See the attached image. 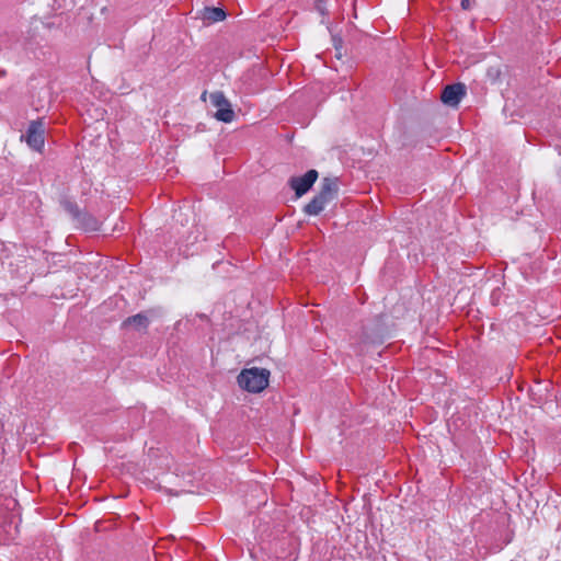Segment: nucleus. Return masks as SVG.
<instances>
[{
    "instance_id": "obj_11",
    "label": "nucleus",
    "mask_w": 561,
    "mask_h": 561,
    "mask_svg": "<svg viewBox=\"0 0 561 561\" xmlns=\"http://www.w3.org/2000/svg\"><path fill=\"white\" fill-rule=\"evenodd\" d=\"M471 0H461L460 5L463 10H469L471 8Z\"/></svg>"
},
{
    "instance_id": "obj_9",
    "label": "nucleus",
    "mask_w": 561,
    "mask_h": 561,
    "mask_svg": "<svg viewBox=\"0 0 561 561\" xmlns=\"http://www.w3.org/2000/svg\"><path fill=\"white\" fill-rule=\"evenodd\" d=\"M78 220L84 226V228L87 230H90V231L98 230L99 224H98V220L94 217H92V216H90L88 214H82L78 218Z\"/></svg>"
},
{
    "instance_id": "obj_7",
    "label": "nucleus",
    "mask_w": 561,
    "mask_h": 561,
    "mask_svg": "<svg viewBox=\"0 0 561 561\" xmlns=\"http://www.w3.org/2000/svg\"><path fill=\"white\" fill-rule=\"evenodd\" d=\"M203 19L210 22H220L226 19V12L221 8L206 7L203 11Z\"/></svg>"
},
{
    "instance_id": "obj_1",
    "label": "nucleus",
    "mask_w": 561,
    "mask_h": 561,
    "mask_svg": "<svg viewBox=\"0 0 561 561\" xmlns=\"http://www.w3.org/2000/svg\"><path fill=\"white\" fill-rule=\"evenodd\" d=\"M337 190L336 179L324 178L320 192L305 206V213L311 216L319 215L335 198Z\"/></svg>"
},
{
    "instance_id": "obj_8",
    "label": "nucleus",
    "mask_w": 561,
    "mask_h": 561,
    "mask_svg": "<svg viewBox=\"0 0 561 561\" xmlns=\"http://www.w3.org/2000/svg\"><path fill=\"white\" fill-rule=\"evenodd\" d=\"M124 325H131L134 327L136 330L138 331H141V330H145L147 329L148 324H149V320L148 318L142 314V313H138V314H135V316H131V317H128L124 323Z\"/></svg>"
},
{
    "instance_id": "obj_6",
    "label": "nucleus",
    "mask_w": 561,
    "mask_h": 561,
    "mask_svg": "<svg viewBox=\"0 0 561 561\" xmlns=\"http://www.w3.org/2000/svg\"><path fill=\"white\" fill-rule=\"evenodd\" d=\"M465 95V84L454 83L444 88V90L442 91L440 100L447 106L457 107Z\"/></svg>"
},
{
    "instance_id": "obj_10",
    "label": "nucleus",
    "mask_w": 561,
    "mask_h": 561,
    "mask_svg": "<svg viewBox=\"0 0 561 561\" xmlns=\"http://www.w3.org/2000/svg\"><path fill=\"white\" fill-rule=\"evenodd\" d=\"M66 209L77 219L82 215L80 213L78 206L76 204H73V203L68 202L66 204Z\"/></svg>"
},
{
    "instance_id": "obj_5",
    "label": "nucleus",
    "mask_w": 561,
    "mask_h": 561,
    "mask_svg": "<svg viewBox=\"0 0 561 561\" xmlns=\"http://www.w3.org/2000/svg\"><path fill=\"white\" fill-rule=\"evenodd\" d=\"M27 145L36 150L41 151L44 147V127L41 121H32L28 125L26 135L22 136Z\"/></svg>"
},
{
    "instance_id": "obj_4",
    "label": "nucleus",
    "mask_w": 561,
    "mask_h": 561,
    "mask_svg": "<svg viewBox=\"0 0 561 561\" xmlns=\"http://www.w3.org/2000/svg\"><path fill=\"white\" fill-rule=\"evenodd\" d=\"M318 179L317 170H309L301 176H293L289 179L288 184L295 191L298 197L306 194Z\"/></svg>"
},
{
    "instance_id": "obj_2",
    "label": "nucleus",
    "mask_w": 561,
    "mask_h": 561,
    "mask_svg": "<svg viewBox=\"0 0 561 561\" xmlns=\"http://www.w3.org/2000/svg\"><path fill=\"white\" fill-rule=\"evenodd\" d=\"M270 371L265 368H247L238 376L239 386L253 393L263 391L268 385Z\"/></svg>"
},
{
    "instance_id": "obj_3",
    "label": "nucleus",
    "mask_w": 561,
    "mask_h": 561,
    "mask_svg": "<svg viewBox=\"0 0 561 561\" xmlns=\"http://www.w3.org/2000/svg\"><path fill=\"white\" fill-rule=\"evenodd\" d=\"M210 103L217 108L214 117L224 123H231L234 118V112L225 94L220 91L213 92L209 95Z\"/></svg>"
}]
</instances>
